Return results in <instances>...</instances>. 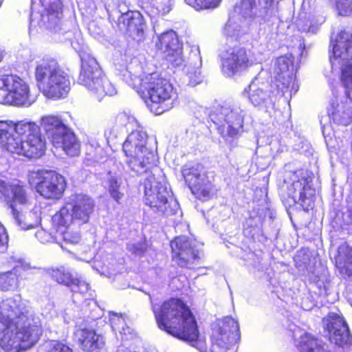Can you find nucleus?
I'll return each mask as SVG.
<instances>
[{
  "mask_svg": "<svg viewBox=\"0 0 352 352\" xmlns=\"http://www.w3.org/2000/svg\"><path fill=\"white\" fill-rule=\"evenodd\" d=\"M58 227L57 232L60 235V238L63 240L65 245H76L78 244L81 240V236L78 231L74 230L69 228L71 225L67 226L55 225Z\"/></svg>",
  "mask_w": 352,
  "mask_h": 352,
  "instance_id": "nucleus-34",
  "label": "nucleus"
},
{
  "mask_svg": "<svg viewBox=\"0 0 352 352\" xmlns=\"http://www.w3.org/2000/svg\"><path fill=\"white\" fill-rule=\"evenodd\" d=\"M107 185L110 197L118 204H120L124 195L125 188L121 173L109 172Z\"/></svg>",
  "mask_w": 352,
  "mask_h": 352,
  "instance_id": "nucleus-31",
  "label": "nucleus"
},
{
  "mask_svg": "<svg viewBox=\"0 0 352 352\" xmlns=\"http://www.w3.org/2000/svg\"><path fill=\"white\" fill-rule=\"evenodd\" d=\"M94 202L89 196L80 194L72 195L52 217V223L63 226L72 225L74 222L86 223L94 211Z\"/></svg>",
  "mask_w": 352,
  "mask_h": 352,
  "instance_id": "nucleus-12",
  "label": "nucleus"
},
{
  "mask_svg": "<svg viewBox=\"0 0 352 352\" xmlns=\"http://www.w3.org/2000/svg\"><path fill=\"white\" fill-rule=\"evenodd\" d=\"M120 351H121V349H119V350H118V352H120Z\"/></svg>",
  "mask_w": 352,
  "mask_h": 352,
  "instance_id": "nucleus-53",
  "label": "nucleus"
},
{
  "mask_svg": "<svg viewBox=\"0 0 352 352\" xmlns=\"http://www.w3.org/2000/svg\"><path fill=\"white\" fill-rule=\"evenodd\" d=\"M294 57L292 54H287L278 57L274 64V72L278 82L277 89L282 93V96L287 98L292 94H296L298 86L296 83L294 74Z\"/></svg>",
  "mask_w": 352,
  "mask_h": 352,
  "instance_id": "nucleus-20",
  "label": "nucleus"
},
{
  "mask_svg": "<svg viewBox=\"0 0 352 352\" xmlns=\"http://www.w3.org/2000/svg\"><path fill=\"white\" fill-rule=\"evenodd\" d=\"M276 38H277V33L276 32L272 33V34L270 36V40L276 39Z\"/></svg>",
  "mask_w": 352,
  "mask_h": 352,
  "instance_id": "nucleus-50",
  "label": "nucleus"
},
{
  "mask_svg": "<svg viewBox=\"0 0 352 352\" xmlns=\"http://www.w3.org/2000/svg\"><path fill=\"white\" fill-rule=\"evenodd\" d=\"M127 248L129 251L135 254H141L145 250V245L143 243H129Z\"/></svg>",
  "mask_w": 352,
  "mask_h": 352,
  "instance_id": "nucleus-47",
  "label": "nucleus"
},
{
  "mask_svg": "<svg viewBox=\"0 0 352 352\" xmlns=\"http://www.w3.org/2000/svg\"><path fill=\"white\" fill-rule=\"evenodd\" d=\"M138 6L151 19L158 18L169 13L173 9V0H138Z\"/></svg>",
  "mask_w": 352,
  "mask_h": 352,
  "instance_id": "nucleus-25",
  "label": "nucleus"
},
{
  "mask_svg": "<svg viewBox=\"0 0 352 352\" xmlns=\"http://www.w3.org/2000/svg\"><path fill=\"white\" fill-rule=\"evenodd\" d=\"M144 182V203L149 206L153 212L158 214L172 215L179 209L178 203L173 199H168L169 192L165 184L157 181L150 170Z\"/></svg>",
  "mask_w": 352,
  "mask_h": 352,
  "instance_id": "nucleus-13",
  "label": "nucleus"
},
{
  "mask_svg": "<svg viewBox=\"0 0 352 352\" xmlns=\"http://www.w3.org/2000/svg\"><path fill=\"white\" fill-rule=\"evenodd\" d=\"M41 127L55 147L62 148L67 155L70 156L79 155V142L74 133L59 117L53 115L42 117Z\"/></svg>",
  "mask_w": 352,
  "mask_h": 352,
  "instance_id": "nucleus-11",
  "label": "nucleus"
},
{
  "mask_svg": "<svg viewBox=\"0 0 352 352\" xmlns=\"http://www.w3.org/2000/svg\"><path fill=\"white\" fill-rule=\"evenodd\" d=\"M51 275L57 283L68 287L71 286L73 279H74L70 273L65 272L63 269L52 270Z\"/></svg>",
  "mask_w": 352,
  "mask_h": 352,
  "instance_id": "nucleus-39",
  "label": "nucleus"
},
{
  "mask_svg": "<svg viewBox=\"0 0 352 352\" xmlns=\"http://www.w3.org/2000/svg\"><path fill=\"white\" fill-rule=\"evenodd\" d=\"M17 282L16 275L12 272L0 274V290L13 289L16 287Z\"/></svg>",
  "mask_w": 352,
  "mask_h": 352,
  "instance_id": "nucleus-36",
  "label": "nucleus"
},
{
  "mask_svg": "<svg viewBox=\"0 0 352 352\" xmlns=\"http://www.w3.org/2000/svg\"><path fill=\"white\" fill-rule=\"evenodd\" d=\"M182 175L192 193L202 200L210 199L217 191L208 179L204 167L200 164H186L182 168Z\"/></svg>",
  "mask_w": 352,
  "mask_h": 352,
  "instance_id": "nucleus-18",
  "label": "nucleus"
},
{
  "mask_svg": "<svg viewBox=\"0 0 352 352\" xmlns=\"http://www.w3.org/2000/svg\"><path fill=\"white\" fill-rule=\"evenodd\" d=\"M294 261L296 267L302 272L308 269L310 263V256L309 252L306 250H300L298 251L294 256Z\"/></svg>",
  "mask_w": 352,
  "mask_h": 352,
  "instance_id": "nucleus-40",
  "label": "nucleus"
},
{
  "mask_svg": "<svg viewBox=\"0 0 352 352\" xmlns=\"http://www.w3.org/2000/svg\"><path fill=\"white\" fill-rule=\"evenodd\" d=\"M158 327L173 336L192 342L201 352L207 347L204 342L199 339V332L195 318L188 307L180 299L171 298L163 302L160 307L153 305Z\"/></svg>",
  "mask_w": 352,
  "mask_h": 352,
  "instance_id": "nucleus-4",
  "label": "nucleus"
},
{
  "mask_svg": "<svg viewBox=\"0 0 352 352\" xmlns=\"http://www.w3.org/2000/svg\"><path fill=\"white\" fill-rule=\"evenodd\" d=\"M120 22L126 28L127 32L133 36H142L144 30V20L140 11H128L121 14Z\"/></svg>",
  "mask_w": 352,
  "mask_h": 352,
  "instance_id": "nucleus-27",
  "label": "nucleus"
},
{
  "mask_svg": "<svg viewBox=\"0 0 352 352\" xmlns=\"http://www.w3.org/2000/svg\"><path fill=\"white\" fill-rule=\"evenodd\" d=\"M61 248H62L63 249V248H65L63 244H61Z\"/></svg>",
  "mask_w": 352,
  "mask_h": 352,
  "instance_id": "nucleus-52",
  "label": "nucleus"
},
{
  "mask_svg": "<svg viewBox=\"0 0 352 352\" xmlns=\"http://www.w3.org/2000/svg\"><path fill=\"white\" fill-rule=\"evenodd\" d=\"M332 54L330 61L332 67L340 70V80L346 89L345 96L336 102H333L329 110L333 124L348 126L352 123V35L342 31L336 40H331Z\"/></svg>",
  "mask_w": 352,
  "mask_h": 352,
  "instance_id": "nucleus-3",
  "label": "nucleus"
},
{
  "mask_svg": "<svg viewBox=\"0 0 352 352\" xmlns=\"http://www.w3.org/2000/svg\"><path fill=\"white\" fill-rule=\"evenodd\" d=\"M29 182L40 195L47 199H58L66 188L65 178L52 170L32 171L29 175Z\"/></svg>",
  "mask_w": 352,
  "mask_h": 352,
  "instance_id": "nucleus-16",
  "label": "nucleus"
},
{
  "mask_svg": "<svg viewBox=\"0 0 352 352\" xmlns=\"http://www.w3.org/2000/svg\"><path fill=\"white\" fill-rule=\"evenodd\" d=\"M35 236L42 243L50 242L52 239L51 234L43 229L38 230L35 233Z\"/></svg>",
  "mask_w": 352,
  "mask_h": 352,
  "instance_id": "nucleus-46",
  "label": "nucleus"
},
{
  "mask_svg": "<svg viewBox=\"0 0 352 352\" xmlns=\"http://www.w3.org/2000/svg\"><path fill=\"white\" fill-rule=\"evenodd\" d=\"M42 334L41 322L20 296L0 302V347L21 352L34 346Z\"/></svg>",
  "mask_w": 352,
  "mask_h": 352,
  "instance_id": "nucleus-1",
  "label": "nucleus"
},
{
  "mask_svg": "<svg viewBox=\"0 0 352 352\" xmlns=\"http://www.w3.org/2000/svg\"><path fill=\"white\" fill-rule=\"evenodd\" d=\"M287 183V195L294 203L299 204L305 210L311 206L314 190L309 185L308 178L301 170L292 173Z\"/></svg>",
  "mask_w": 352,
  "mask_h": 352,
  "instance_id": "nucleus-22",
  "label": "nucleus"
},
{
  "mask_svg": "<svg viewBox=\"0 0 352 352\" xmlns=\"http://www.w3.org/2000/svg\"><path fill=\"white\" fill-rule=\"evenodd\" d=\"M296 344L300 352H327L322 341L305 332L296 338Z\"/></svg>",
  "mask_w": 352,
  "mask_h": 352,
  "instance_id": "nucleus-32",
  "label": "nucleus"
},
{
  "mask_svg": "<svg viewBox=\"0 0 352 352\" xmlns=\"http://www.w3.org/2000/svg\"><path fill=\"white\" fill-rule=\"evenodd\" d=\"M78 80L98 100L117 92L115 86L103 74L96 58L90 54H83L81 57V70Z\"/></svg>",
  "mask_w": 352,
  "mask_h": 352,
  "instance_id": "nucleus-10",
  "label": "nucleus"
},
{
  "mask_svg": "<svg viewBox=\"0 0 352 352\" xmlns=\"http://www.w3.org/2000/svg\"><path fill=\"white\" fill-rule=\"evenodd\" d=\"M0 88L2 104L29 107L34 102L28 83L17 75L0 74Z\"/></svg>",
  "mask_w": 352,
  "mask_h": 352,
  "instance_id": "nucleus-14",
  "label": "nucleus"
},
{
  "mask_svg": "<svg viewBox=\"0 0 352 352\" xmlns=\"http://www.w3.org/2000/svg\"><path fill=\"white\" fill-rule=\"evenodd\" d=\"M122 80L137 92L156 115L173 108L177 94L173 85L157 72L146 74L138 60L132 61L122 72Z\"/></svg>",
  "mask_w": 352,
  "mask_h": 352,
  "instance_id": "nucleus-2",
  "label": "nucleus"
},
{
  "mask_svg": "<svg viewBox=\"0 0 352 352\" xmlns=\"http://www.w3.org/2000/svg\"><path fill=\"white\" fill-rule=\"evenodd\" d=\"M221 70L224 75L232 76L252 66L254 60L243 47H235L222 51L220 54Z\"/></svg>",
  "mask_w": 352,
  "mask_h": 352,
  "instance_id": "nucleus-21",
  "label": "nucleus"
},
{
  "mask_svg": "<svg viewBox=\"0 0 352 352\" xmlns=\"http://www.w3.org/2000/svg\"><path fill=\"white\" fill-rule=\"evenodd\" d=\"M109 320L111 327L114 331H118L121 335L126 336L129 335L133 337L131 329L126 324V322L122 315L116 313H109Z\"/></svg>",
  "mask_w": 352,
  "mask_h": 352,
  "instance_id": "nucleus-35",
  "label": "nucleus"
},
{
  "mask_svg": "<svg viewBox=\"0 0 352 352\" xmlns=\"http://www.w3.org/2000/svg\"><path fill=\"white\" fill-rule=\"evenodd\" d=\"M8 243V236L3 225L0 223V248H3Z\"/></svg>",
  "mask_w": 352,
  "mask_h": 352,
  "instance_id": "nucleus-48",
  "label": "nucleus"
},
{
  "mask_svg": "<svg viewBox=\"0 0 352 352\" xmlns=\"http://www.w3.org/2000/svg\"><path fill=\"white\" fill-rule=\"evenodd\" d=\"M41 351L45 352H73L68 346L58 341H50L45 343Z\"/></svg>",
  "mask_w": 352,
  "mask_h": 352,
  "instance_id": "nucleus-42",
  "label": "nucleus"
},
{
  "mask_svg": "<svg viewBox=\"0 0 352 352\" xmlns=\"http://www.w3.org/2000/svg\"><path fill=\"white\" fill-rule=\"evenodd\" d=\"M75 336L82 349L87 352H98L104 346L103 337L96 333L94 330L89 329H78Z\"/></svg>",
  "mask_w": 352,
  "mask_h": 352,
  "instance_id": "nucleus-26",
  "label": "nucleus"
},
{
  "mask_svg": "<svg viewBox=\"0 0 352 352\" xmlns=\"http://www.w3.org/2000/svg\"><path fill=\"white\" fill-rule=\"evenodd\" d=\"M35 78L40 90L48 98H65L70 90L69 76L54 59L38 62Z\"/></svg>",
  "mask_w": 352,
  "mask_h": 352,
  "instance_id": "nucleus-8",
  "label": "nucleus"
},
{
  "mask_svg": "<svg viewBox=\"0 0 352 352\" xmlns=\"http://www.w3.org/2000/svg\"><path fill=\"white\" fill-rule=\"evenodd\" d=\"M40 8L30 15V26L38 25L50 31L58 32L60 28L62 3L60 0H39Z\"/></svg>",
  "mask_w": 352,
  "mask_h": 352,
  "instance_id": "nucleus-19",
  "label": "nucleus"
},
{
  "mask_svg": "<svg viewBox=\"0 0 352 352\" xmlns=\"http://www.w3.org/2000/svg\"><path fill=\"white\" fill-rule=\"evenodd\" d=\"M0 146L12 153L40 157L45 153V141L34 122L0 121Z\"/></svg>",
  "mask_w": 352,
  "mask_h": 352,
  "instance_id": "nucleus-5",
  "label": "nucleus"
},
{
  "mask_svg": "<svg viewBox=\"0 0 352 352\" xmlns=\"http://www.w3.org/2000/svg\"><path fill=\"white\" fill-rule=\"evenodd\" d=\"M340 15L349 14L352 11V0H335Z\"/></svg>",
  "mask_w": 352,
  "mask_h": 352,
  "instance_id": "nucleus-43",
  "label": "nucleus"
},
{
  "mask_svg": "<svg viewBox=\"0 0 352 352\" xmlns=\"http://www.w3.org/2000/svg\"><path fill=\"white\" fill-rule=\"evenodd\" d=\"M117 120L122 124L131 125L132 127L138 126V123L135 118L125 112L119 114L117 117Z\"/></svg>",
  "mask_w": 352,
  "mask_h": 352,
  "instance_id": "nucleus-44",
  "label": "nucleus"
},
{
  "mask_svg": "<svg viewBox=\"0 0 352 352\" xmlns=\"http://www.w3.org/2000/svg\"><path fill=\"white\" fill-rule=\"evenodd\" d=\"M273 0H241L225 25L223 34L237 38L247 33L252 23H261L272 14Z\"/></svg>",
  "mask_w": 352,
  "mask_h": 352,
  "instance_id": "nucleus-6",
  "label": "nucleus"
},
{
  "mask_svg": "<svg viewBox=\"0 0 352 352\" xmlns=\"http://www.w3.org/2000/svg\"><path fill=\"white\" fill-rule=\"evenodd\" d=\"M247 111L238 104L221 107L216 115L217 130L226 142H231L242 131Z\"/></svg>",
  "mask_w": 352,
  "mask_h": 352,
  "instance_id": "nucleus-15",
  "label": "nucleus"
},
{
  "mask_svg": "<svg viewBox=\"0 0 352 352\" xmlns=\"http://www.w3.org/2000/svg\"><path fill=\"white\" fill-rule=\"evenodd\" d=\"M70 287L74 293L82 294L85 298L92 296V292L89 284L82 278H75L73 279Z\"/></svg>",
  "mask_w": 352,
  "mask_h": 352,
  "instance_id": "nucleus-37",
  "label": "nucleus"
},
{
  "mask_svg": "<svg viewBox=\"0 0 352 352\" xmlns=\"http://www.w3.org/2000/svg\"><path fill=\"white\" fill-rule=\"evenodd\" d=\"M186 3L196 10L214 8L221 0H185Z\"/></svg>",
  "mask_w": 352,
  "mask_h": 352,
  "instance_id": "nucleus-38",
  "label": "nucleus"
},
{
  "mask_svg": "<svg viewBox=\"0 0 352 352\" xmlns=\"http://www.w3.org/2000/svg\"><path fill=\"white\" fill-rule=\"evenodd\" d=\"M173 258L181 267H190L199 259L195 243L186 236L176 237L170 243Z\"/></svg>",
  "mask_w": 352,
  "mask_h": 352,
  "instance_id": "nucleus-23",
  "label": "nucleus"
},
{
  "mask_svg": "<svg viewBox=\"0 0 352 352\" xmlns=\"http://www.w3.org/2000/svg\"><path fill=\"white\" fill-rule=\"evenodd\" d=\"M336 265L340 273L350 276L352 275V248L346 243H342L338 249Z\"/></svg>",
  "mask_w": 352,
  "mask_h": 352,
  "instance_id": "nucleus-30",
  "label": "nucleus"
},
{
  "mask_svg": "<svg viewBox=\"0 0 352 352\" xmlns=\"http://www.w3.org/2000/svg\"><path fill=\"white\" fill-rule=\"evenodd\" d=\"M298 27H299V28H300V30H302V31H307V32H309V31H310V28H304V27L300 28V24H298Z\"/></svg>",
  "mask_w": 352,
  "mask_h": 352,
  "instance_id": "nucleus-51",
  "label": "nucleus"
},
{
  "mask_svg": "<svg viewBox=\"0 0 352 352\" xmlns=\"http://www.w3.org/2000/svg\"><path fill=\"white\" fill-rule=\"evenodd\" d=\"M324 323L332 343L342 346L351 344L352 338L348 326L342 317L337 314L331 313L324 319Z\"/></svg>",
  "mask_w": 352,
  "mask_h": 352,
  "instance_id": "nucleus-24",
  "label": "nucleus"
},
{
  "mask_svg": "<svg viewBox=\"0 0 352 352\" xmlns=\"http://www.w3.org/2000/svg\"><path fill=\"white\" fill-rule=\"evenodd\" d=\"M180 45L177 34L173 31L164 32L158 37V41L156 43V47L162 53L166 54L172 49L178 47Z\"/></svg>",
  "mask_w": 352,
  "mask_h": 352,
  "instance_id": "nucleus-33",
  "label": "nucleus"
},
{
  "mask_svg": "<svg viewBox=\"0 0 352 352\" xmlns=\"http://www.w3.org/2000/svg\"><path fill=\"white\" fill-rule=\"evenodd\" d=\"M147 134L142 130H134L123 143V151L127 157L126 163L136 174L147 173L150 170H159L156 156L146 146Z\"/></svg>",
  "mask_w": 352,
  "mask_h": 352,
  "instance_id": "nucleus-9",
  "label": "nucleus"
},
{
  "mask_svg": "<svg viewBox=\"0 0 352 352\" xmlns=\"http://www.w3.org/2000/svg\"><path fill=\"white\" fill-rule=\"evenodd\" d=\"M165 56L166 60L173 66H181L184 62L181 44L179 45L178 47L172 49V51L168 52Z\"/></svg>",
  "mask_w": 352,
  "mask_h": 352,
  "instance_id": "nucleus-41",
  "label": "nucleus"
},
{
  "mask_svg": "<svg viewBox=\"0 0 352 352\" xmlns=\"http://www.w3.org/2000/svg\"><path fill=\"white\" fill-rule=\"evenodd\" d=\"M263 84L260 85L257 80H253L248 88H245L243 95L247 96L250 102L255 107L267 105L271 102L270 96L263 90Z\"/></svg>",
  "mask_w": 352,
  "mask_h": 352,
  "instance_id": "nucleus-29",
  "label": "nucleus"
},
{
  "mask_svg": "<svg viewBox=\"0 0 352 352\" xmlns=\"http://www.w3.org/2000/svg\"><path fill=\"white\" fill-rule=\"evenodd\" d=\"M114 129H111L109 131V135H108V132L107 131L105 133V135L107 136V138L108 139H113V138H116V135H113L112 134V133L113 132Z\"/></svg>",
  "mask_w": 352,
  "mask_h": 352,
  "instance_id": "nucleus-49",
  "label": "nucleus"
},
{
  "mask_svg": "<svg viewBox=\"0 0 352 352\" xmlns=\"http://www.w3.org/2000/svg\"><path fill=\"white\" fill-rule=\"evenodd\" d=\"M343 223L340 225L342 230L347 232L352 230V209L348 210L342 214Z\"/></svg>",
  "mask_w": 352,
  "mask_h": 352,
  "instance_id": "nucleus-45",
  "label": "nucleus"
},
{
  "mask_svg": "<svg viewBox=\"0 0 352 352\" xmlns=\"http://www.w3.org/2000/svg\"><path fill=\"white\" fill-rule=\"evenodd\" d=\"M201 57L199 48L192 51L187 64L185 65V72L189 78V83L192 86L199 84L201 80Z\"/></svg>",
  "mask_w": 352,
  "mask_h": 352,
  "instance_id": "nucleus-28",
  "label": "nucleus"
},
{
  "mask_svg": "<svg viewBox=\"0 0 352 352\" xmlns=\"http://www.w3.org/2000/svg\"><path fill=\"white\" fill-rule=\"evenodd\" d=\"M0 200L5 202L11 212L16 223L23 230L34 227L38 219L29 221L23 210L32 204V197L28 187L17 179H0Z\"/></svg>",
  "mask_w": 352,
  "mask_h": 352,
  "instance_id": "nucleus-7",
  "label": "nucleus"
},
{
  "mask_svg": "<svg viewBox=\"0 0 352 352\" xmlns=\"http://www.w3.org/2000/svg\"><path fill=\"white\" fill-rule=\"evenodd\" d=\"M239 326L234 319L226 317L212 329V352H236Z\"/></svg>",
  "mask_w": 352,
  "mask_h": 352,
  "instance_id": "nucleus-17",
  "label": "nucleus"
}]
</instances>
